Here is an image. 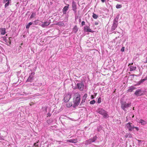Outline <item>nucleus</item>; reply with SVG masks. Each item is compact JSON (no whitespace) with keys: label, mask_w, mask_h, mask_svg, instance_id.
<instances>
[{"label":"nucleus","mask_w":147,"mask_h":147,"mask_svg":"<svg viewBox=\"0 0 147 147\" xmlns=\"http://www.w3.org/2000/svg\"><path fill=\"white\" fill-rule=\"evenodd\" d=\"M80 101V95L78 93H76L73 96V107L74 108L78 106Z\"/></svg>","instance_id":"1"},{"label":"nucleus","mask_w":147,"mask_h":147,"mask_svg":"<svg viewBox=\"0 0 147 147\" xmlns=\"http://www.w3.org/2000/svg\"><path fill=\"white\" fill-rule=\"evenodd\" d=\"M97 112L102 115L105 118H106L109 117L107 112L102 109H98L97 110Z\"/></svg>","instance_id":"2"},{"label":"nucleus","mask_w":147,"mask_h":147,"mask_svg":"<svg viewBox=\"0 0 147 147\" xmlns=\"http://www.w3.org/2000/svg\"><path fill=\"white\" fill-rule=\"evenodd\" d=\"M131 105V103H127L126 102H124L121 103V107L122 109L125 111V108H127L130 107Z\"/></svg>","instance_id":"3"},{"label":"nucleus","mask_w":147,"mask_h":147,"mask_svg":"<svg viewBox=\"0 0 147 147\" xmlns=\"http://www.w3.org/2000/svg\"><path fill=\"white\" fill-rule=\"evenodd\" d=\"M71 94L69 93L65 94L64 96L63 101L65 102H67L71 98Z\"/></svg>","instance_id":"4"},{"label":"nucleus","mask_w":147,"mask_h":147,"mask_svg":"<svg viewBox=\"0 0 147 147\" xmlns=\"http://www.w3.org/2000/svg\"><path fill=\"white\" fill-rule=\"evenodd\" d=\"M118 19V18L116 17L115 19L114 20L113 25L111 28L112 31L114 30L117 27L118 25V22L117 21Z\"/></svg>","instance_id":"5"},{"label":"nucleus","mask_w":147,"mask_h":147,"mask_svg":"<svg viewBox=\"0 0 147 147\" xmlns=\"http://www.w3.org/2000/svg\"><path fill=\"white\" fill-rule=\"evenodd\" d=\"M97 137L96 136H95L92 138L90 139L86 140L85 142L86 145H88L91 144L92 143L95 142L96 140Z\"/></svg>","instance_id":"6"},{"label":"nucleus","mask_w":147,"mask_h":147,"mask_svg":"<svg viewBox=\"0 0 147 147\" xmlns=\"http://www.w3.org/2000/svg\"><path fill=\"white\" fill-rule=\"evenodd\" d=\"M131 123H129L125 125V127L128 129L129 131H131L134 129V126H133Z\"/></svg>","instance_id":"7"},{"label":"nucleus","mask_w":147,"mask_h":147,"mask_svg":"<svg viewBox=\"0 0 147 147\" xmlns=\"http://www.w3.org/2000/svg\"><path fill=\"white\" fill-rule=\"evenodd\" d=\"M134 94L137 96H140L143 95L141 90L140 89L137 90L135 92Z\"/></svg>","instance_id":"8"},{"label":"nucleus","mask_w":147,"mask_h":147,"mask_svg":"<svg viewBox=\"0 0 147 147\" xmlns=\"http://www.w3.org/2000/svg\"><path fill=\"white\" fill-rule=\"evenodd\" d=\"M77 86L78 88L80 91L83 90L84 88V85L82 83H78Z\"/></svg>","instance_id":"9"},{"label":"nucleus","mask_w":147,"mask_h":147,"mask_svg":"<svg viewBox=\"0 0 147 147\" xmlns=\"http://www.w3.org/2000/svg\"><path fill=\"white\" fill-rule=\"evenodd\" d=\"M84 30L86 32H93L94 31L93 30H91V29L90 28L89 26H86L84 27Z\"/></svg>","instance_id":"10"},{"label":"nucleus","mask_w":147,"mask_h":147,"mask_svg":"<svg viewBox=\"0 0 147 147\" xmlns=\"http://www.w3.org/2000/svg\"><path fill=\"white\" fill-rule=\"evenodd\" d=\"M69 5H67V6H65L63 8V12L64 14H65L66 13V11L68 9Z\"/></svg>","instance_id":"11"},{"label":"nucleus","mask_w":147,"mask_h":147,"mask_svg":"<svg viewBox=\"0 0 147 147\" xmlns=\"http://www.w3.org/2000/svg\"><path fill=\"white\" fill-rule=\"evenodd\" d=\"M67 142H71L74 143H76L78 142L77 139L67 140Z\"/></svg>","instance_id":"12"},{"label":"nucleus","mask_w":147,"mask_h":147,"mask_svg":"<svg viewBox=\"0 0 147 147\" xmlns=\"http://www.w3.org/2000/svg\"><path fill=\"white\" fill-rule=\"evenodd\" d=\"M136 89V88L134 86H132L130 87L129 88V89L128 90H127V92H131L134 90H135Z\"/></svg>","instance_id":"13"},{"label":"nucleus","mask_w":147,"mask_h":147,"mask_svg":"<svg viewBox=\"0 0 147 147\" xmlns=\"http://www.w3.org/2000/svg\"><path fill=\"white\" fill-rule=\"evenodd\" d=\"M72 7L73 10L75 12H76V9H77L76 5V3L74 2H72Z\"/></svg>","instance_id":"14"},{"label":"nucleus","mask_w":147,"mask_h":147,"mask_svg":"<svg viewBox=\"0 0 147 147\" xmlns=\"http://www.w3.org/2000/svg\"><path fill=\"white\" fill-rule=\"evenodd\" d=\"M50 24V23L48 22H45L44 23H42V24L41 25V26L45 28L46 26H48Z\"/></svg>","instance_id":"15"},{"label":"nucleus","mask_w":147,"mask_h":147,"mask_svg":"<svg viewBox=\"0 0 147 147\" xmlns=\"http://www.w3.org/2000/svg\"><path fill=\"white\" fill-rule=\"evenodd\" d=\"M33 78V76H31V75H30L27 79L26 82H31Z\"/></svg>","instance_id":"16"},{"label":"nucleus","mask_w":147,"mask_h":147,"mask_svg":"<svg viewBox=\"0 0 147 147\" xmlns=\"http://www.w3.org/2000/svg\"><path fill=\"white\" fill-rule=\"evenodd\" d=\"M78 28L77 26L75 25L73 28V30L74 32L76 33L78 31Z\"/></svg>","instance_id":"17"},{"label":"nucleus","mask_w":147,"mask_h":147,"mask_svg":"<svg viewBox=\"0 0 147 147\" xmlns=\"http://www.w3.org/2000/svg\"><path fill=\"white\" fill-rule=\"evenodd\" d=\"M125 137L126 138H131L132 137V134L130 133H127L125 136Z\"/></svg>","instance_id":"18"},{"label":"nucleus","mask_w":147,"mask_h":147,"mask_svg":"<svg viewBox=\"0 0 147 147\" xmlns=\"http://www.w3.org/2000/svg\"><path fill=\"white\" fill-rule=\"evenodd\" d=\"M129 67L130 68V71L135 70L136 68V67H134L131 65H130Z\"/></svg>","instance_id":"19"},{"label":"nucleus","mask_w":147,"mask_h":147,"mask_svg":"<svg viewBox=\"0 0 147 147\" xmlns=\"http://www.w3.org/2000/svg\"><path fill=\"white\" fill-rule=\"evenodd\" d=\"M140 123H141L142 125H145L146 124V121L142 119L140 120Z\"/></svg>","instance_id":"20"},{"label":"nucleus","mask_w":147,"mask_h":147,"mask_svg":"<svg viewBox=\"0 0 147 147\" xmlns=\"http://www.w3.org/2000/svg\"><path fill=\"white\" fill-rule=\"evenodd\" d=\"M32 24L33 23L32 22H29L28 24L26 25V28L27 29H28L29 28L30 26L32 25Z\"/></svg>","instance_id":"21"},{"label":"nucleus","mask_w":147,"mask_h":147,"mask_svg":"<svg viewBox=\"0 0 147 147\" xmlns=\"http://www.w3.org/2000/svg\"><path fill=\"white\" fill-rule=\"evenodd\" d=\"M92 17L94 19H96L98 18V16L95 13H93Z\"/></svg>","instance_id":"22"},{"label":"nucleus","mask_w":147,"mask_h":147,"mask_svg":"<svg viewBox=\"0 0 147 147\" xmlns=\"http://www.w3.org/2000/svg\"><path fill=\"white\" fill-rule=\"evenodd\" d=\"M72 105V104L71 102L68 103L66 105V106L67 107L69 108L71 107Z\"/></svg>","instance_id":"23"},{"label":"nucleus","mask_w":147,"mask_h":147,"mask_svg":"<svg viewBox=\"0 0 147 147\" xmlns=\"http://www.w3.org/2000/svg\"><path fill=\"white\" fill-rule=\"evenodd\" d=\"M5 33V28H3L1 30V34L2 35L4 34Z\"/></svg>","instance_id":"24"},{"label":"nucleus","mask_w":147,"mask_h":147,"mask_svg":"<svg viewBox=\"0 0 147 147\" xmlns=\"http://www.w3.org/2000/svg\"><path fill=\"white\" fill-rule=\"evenodd\" d=\"M92 52L94 53V55H98L99 53L98 51L97 50L93 51H92Z\"/></svg>","instance_id":"25"},{"label":"nucleus","mask_w":147,"mask_h":147,"mask_svg":"<svg viewBox=\"0 0 147 147\" xmlns=\"http://www.w3.org/2000/svg\"><path fill=\"white\" fill-rule=\"evenodd\" d=\"M87 94H85L84 95L82 98L86 100L87 97Z\"/></svg>","instance_id":"26"},{"label":"nucleus","mask_w":147,"mask_h":147,"mask_svg":"<svg viewBox=\"0 0 147 147\" xmlns=\"http://www.w3.org/2000/svg\"><path fill=\"white\" fill-rule=\"evenodd\" d=\"M38 20H35V21L32 22L33 24L34 25L37 24H38Z\"/></svg>","instance_id":"27"},{"label":"nucleus","mask_w":147,"mask_h":147,"mask_svg":"<svg viewBox=\"0 0 147 147\" xmlns=\"http://www.w3.org/2000/svg\"><path fill=\"white\" fill-rule=\"evenodd\" d=\"M121 7L122 6L121 5L117 4L116 6V7L117 9L121 8Z\"/></svg>","instance_id":"28"},{"label":"nucleus","mask_w":147,"mask_h":147,"mask_svg":"<svg viewBox=\"0 0 147 147\" xmlns=\"http://www.w3.org/2000/svg\"><path fill=\"white\" fill-rule=\"evenodd\" d=\"M95 101L94 100H93L91 101H90V103L91 104H94L95 103Z\"/></svg>","instance_id":"29"},{"label":"nucleus","mask_w":147,"mask_h":147,"mask_svg":"<svg viewBox=\"0 0 147 147\" xmlns=\"http://www.w3.org/2000/svg\"><path fill=\"white\" fill-rule=\"evenodd\" d=\"M39 142V140L38 142H37L36 143H35L34 144V146L36 147H38V144H37V143Z\"/></svg>","instance_id":"30"},{"label":"nucleus","mask_w":147,"mask_h":147,"mask_svg":"<svg viewBox=\"0 0 147 147\" xmlns=\"http://www.w3.org/2000/svg\"><path fill=\"white\" fill-rule=\"evenodd\" d=\"M35 16V13H33L30 16V18H32L34 17Z\"/></svg>","instance_id":"31"},{"label":"nucleus","mask_w":147,"mask_h":147,"mask_svg":"<svg viewBox=\"0 0 147 147\" xmlns=\"http://www.w3.org/2000/svg\"><path fill=\"white\" fill-rule=\"evenodd\" d=\"M9 2H7V3H5V7H7L9 5Z\"/></svg>","instance_id":"32"},{"label":"nucleus","mask_w":147,"mask_h":147,"mask_svg":"<svg viewBox=\"0 0 147 147\" xmlns=\"http://www.w3.org/2000/svg\"><path fill=\"white\" fill-rule=\"evenodd\" d=\"M10 0H4L3 3H5L6 2H9Z\"/></svg>","instance_id":"33"},{"label":"nucleus","mask_w":147,"mask_h":147,"mask_svg":"<svg viewBox=\"0 0 147 147\" xmlns=\"http://www.w3.org/2000/svg\"><path fill=\"white\" fill-rule=\"evenodd\" d=\"M51 114L50 113H48L47 115V117H50L51 116Z\"/></svg>","instance_id":"34"},{"label":"nucleus","mask_w":147,"mask_h":147,"mask_svg":"<svg viewBox=\"0 0 147 147\" xmlns=\"http://www.w3.org/2000/svg\"><path fill=\"white\" fill-rule=\"evenodd\" d=\"M144 62L145 63H147V57H146V59H144Z\"/></svg>","instance_id":"35"},{"label":"nucleus","mask_w":147,"mask_h":147,"mask_svg":"<svg viewBox=\"0 0 147 147\" xmlns=\"http://www.w3.org/2000/svg\"><path fill=\"white\" fill-rule=\"evenodd\" d=\"M85 100H86V99L82 98L81 103H83L84 102H85Z\"/></svg>","instance_id":"36"},{"label":"nucleus","mask_w":147,"mask_h":147,"mask_svg":"<svg viewBox=\"0 0 147 147\" xmlns=\"http://www.w3.org/2000/svg\"><path fill=\"white\" fill-rule=\"evenodd\" d=\"M101 102V98H99L98 99V103H100Z\"/></svg>","instance_id":"37"},{"label":"nucleus","mask_w":147,"mask_h":147,"mask_svg":"<svg viewBox=\"0 0 147 147\" xmlns=\"http://www.w3.org/2000/svg\"><path fill=\"white\" fill-rule=\"evenodd\" d=\"M82 24V26H84V25H85V22L84 21H83L82 22V24Z\"/></svg>","instance_id":"38"},{"label":"nucleus","mask_w":147,"mask_h":147,"mask_svg":"<svg viewBox=\"0 0 147 147\" xmlns=\"http://www.w3.org/2000/svg\"><path fill=\"white\" fill-rule=\"evenodd\" d=\"M124 49H125V47H123L121 49V51L122 52H123L124 51Z\"/></svg>","instance_id":"39"},{"label":"nucleus","mask_w":147,"mask_h":147,"mask_svg":"<svg viewBox=\"0 0 147 147\" xmlns=\"http://www.w3.org/2000/svg\"><path fill=\"white\" fill-rule=\"evenodd\" d=\"M134 128H135L136 129L137 131H138L139 130V128H138V127H134Z\"/></svg>","instance_id":"40"},{"label":"nucleus","mask_w":147,"mask_h":147,"mask_svg":"<svg viewBox=\"0 0 147 147\" xmlns=\"http://www.w3.org/2000/svg\"><path fill=\"white\" fill-rule=\"evenodd\" d=\"M59 23V24L60 25H61V26H63L64 25V24L63 23V22H60V23Z\"/></svg>","instance_id":"41"},{"label":"nucleus","mask_w":147,"mask_h":147,"mask_svg":"<svg viewBox=\"0 0 147 147\" xmlns=\"http://www.w3.org/2000/svg\"><path fill=\"white\" fill-rule=\"evenodd\" d=\"M94 24L96 25H97L98 24V22H95Z\"/></svg>","instance_id":"42"},{"label":"nucleus","mask_w":147,"mask_h":147,"mask_svg":"<svg viewBox=\"0 0 147 147\" xmlns=\"http://www.w3.org/2000/svg\"><path fill=\"white\" fill-rule=\"evenodd\" d=\"M91 98L92 99H93L94 98V96L93 95H92L91 96Z\"/></svg>","instance_id":"43"},{"label":"nucleus","mask_w":147,"mask_h":147,"mask_svg":"<svg viewBox=\"0 0 147 147\" xmlns=\"http://www.w3.org/2000/svg\"><path fill=\"white\" fill-rule=\"evenodd\" d=\"M101 1L102 2L104 3L105 1V0H101Z\"/></svg>","instance_id":"44"},{"label":"nucleus","mask_w":147,"mask_h":147,"mask_svg":"<svg viewBox=\"0 0 147 147\" xmlns=\"http://www.w3.org/2000/svg\"><path fill=\"white\" fill-rule=\"evenodd\" d=\"M11 38H11V37H9V41H10L11 40Z\"/></svg>","instance_id":"45"},{"label":"nucleus","mask_w":147,"mask_h":147,"mask_svg":"<svg viewBox=\"0 0 147 147\" xmlns=\"http://www.w3.org/2000/svg\"><path fill=\"white\" fill-rule=\"evenodd\" d=\"M117 37H116V38H115V39L113 40H114V41H115V40L116 39H117Z\"/></svg>","instance_id":"46"},{"label":"nucleus","mask_w":147,"mask_h":147,"mask_svg":"<svg viewBox=\"0 0 147 147\" xmlns=\"http://www.w3.org/2000/svg\"><path fill=\"white\" fill-rule=\"evenodd\" d=\"M34 74H35V73H34V72H32V73H31V74H33V75H34Z\"/></svg>","instance_id":"47"},{"label":"nucleus","mask_w":147,"mask_h":147,"mask_svg":"<svg viewBox=\"0 0 147 147\" xmlns=\"http://www.w3.org/2000/svg\"><path fill=\"white\" fill-rule=\"evenodd\" d=\"M133 65V63H132L131 64H129V66H130V65Z\"/></svg>","instance_id":"48"},{"label":"nucleus","mask_w":147,"mask_h":147,"mask_svg":"<svg viewBox=\"0 0 147 147\" xmlns=\"http://www.w3.org/2000/svg\"><path fill=\"white\" fill-rule=\"evenodd\" d=\"M2 138L0 136V140H2Z\"/></svg>","instance_id":"49"},{"label":"nucleus","mask_w":147,"mask_h":147,"mask_svg":"<svg viewBox=\"0 0 147 147\" xmlns=\"http://www.w3.org/2000/svg\"><path fill=\"white\" fill-rule=\"evenodd\" d=\"M127 117H126V118L127 119V120H126V121H127Z\"/></svg>","instance_id":"50"},{"label":"nucleus","mask_w":147,"mask_h":147,"mask_svg":"<svg viewBox=\"0 0 147 147\" xmlns=\"http://www.w3.org/2000/svg\"><path fill=\"white\" fill-rule=\"evenodd\" d=\"M134 115H133V116H132V118H134Z\"/></svg>","instance_id":"51"},{"label":"nucleus","mask_w":147,"mask_h":147,"mask_svg":"<svg viewBox=\"0 0 147 147\" xmlns=\"http://www.w3.org/2000/svg\"><path fill=\"white\" fill-rule=\"evenodd\" d=\"M117 32L119 34V32Z\"/></svg>","instance_id":"52"},{"label":"nucleus","mask_w":147,"mask_h":147,"mask_svg":"<svg viewBox=\"0 0 147 147\" xmlns=\"http://www.w3.org/2000/svg\"><path fill=\"white\" fill-rule=\"evenodd\" d=\"M134 107H133V110H134Z\"/></svg>","instance_id":"53"},{"label":"nucleus","mask_w":147,"mask_h":147,"mask_svg":"<svg viewBox=\"0 0 147 147\" xmlns=\"http://www.w3.org/2000/svg\"><path fill=\"white\" fill-rule=\"evenodd\" d=\"M32 105V104H30V105Z\"/></svg>","instance_id":"54"},{"label":"nucleus","mask_w":147,"mask_h":147,"mask_svg":"<svg viewBox=\"0 0 147 147\" xmlns=\"http://www.w3.org/2000/svg\"><path fill=\"white\" fill-rule=\"evenodd\" d=\"M32 105V104H30V105Z\"/></svg>","instance_id":"55"},{"label":"nucleus","mask_w":147,"mask_h":147,"mask_svg":"<svg viewBox=\"0 0 147 147\" xmlns=\"http://www.w3.org/2000/svg\"><path fill=\"white\" fill-rule=\"evenodd\" d=\"M117 37H118V38H119V36H118Z\"/></svg>","instance_id":"56"}]
</instances>
